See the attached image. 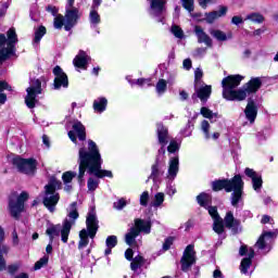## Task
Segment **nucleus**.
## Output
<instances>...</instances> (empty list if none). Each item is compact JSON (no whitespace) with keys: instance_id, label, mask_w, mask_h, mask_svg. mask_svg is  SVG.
<instances>
[{"instance_id":"obj_49","label":"nucleus","mask_w":278,"mask_h":278,"mask_svg":"<svg viewBox=\"0 0 278 278\" xmlns=\"http://www.w3.org/2000/svg\"><path fill=\"white\" fill-rule=\"evenodd\" d=\"M65 17L63 15H58L54 17V28L55 29H62L64 27Z\"/></svg>"},{"instance_id":"obj_59","label":"nucleus","mask_w":278,"mask_h":278,"mask_svg":"<svg viewBox=\"0 0 278 278\" xmlns=\"http://www.w3.org/2000/svg\"><path fill=\"white\" fill-rule=\"evenodd\" d=\"M12 242L14 247H18V232H16V229L12 232Z\"/></svg>"},{"instance_id":"obj_17","label":"nucleus","mask_w":278,"mask_h":278,"mask_svg":"<svg viewBox=\"0 0 278 278\" xmlns=\"http://www.w3.org/2000/svg\"><path fill=\"white\" fill-rule=\"evenodd\" d=\"M197 201L199 205H201V207H205V210H207L213 220H216V218H220V215H218V210L215 206H212V195L207 193H200L197 197Z\"/></svg>"},{"instance_id":"obj_1","label":"nucleus","mask_w":278,"mask_h":278,"mask_svg":"<svg viewBox=\"0 0 278 278\" xmlns=\"http://www.w3.org/2000/svg\"><path fill=\"white\" fill-rule=\"evenodd\" d=\"M78 181H84V176L86 175V170L89 175H93L98 177V179H103V177H109L112 179L114 175L112 170L101 169V165L103 164V159H101V152H99V146L89 139L87 144H83V147L78 150Z\"/></svg>"},{"instance_id":"obj_16","label":"nucleus","mask_w":278,"mask_h":278,"mask_svg":"<svg viewBox=\"0 0 278 278\" xmlns=\"http://www.w3.org/2000/svg\"><path fill=\"white\" fill-rule=\"evenodd\" d=\"M239 254L244 256L248 254V257H244L241 261L240 270L243 275H249V269L251 268V264H253V257H255V251L253 248H248L247 245H242L239 250Z\"/></svg>"},{"instance_id":"obj_3","label":"nucleus","mask_w":278,"mask_h":278,"mask_svg":"<svg viewBox=\"0 0 278 278\" xmlns=\"http://www.w3.org/2000/svg\"><path fill=\"white\" fill-rule=\"evenodd\" d=\"M79 218V211H77V202H73L67 207V218L63 220L62 225H50L46 233L49 236V244L46 248V253L51 254L53 252V240L55 236H61V240L64 244L68 242V236H71V229H73L75 223Z\"/></svg>"},{"instance_id":"obj_18","label":"nucleus","mask_w":278,"mask_h":278,"mask_svg":"<svg viewBox=\"0 0 278 278\" xmlns=\"http://www.w3.org/2000/svg\"><path fill=\"white\" fill-rule=\"evenodd\" d=\"M64 18H65L64 29L65 31H71L72 28L77 25V21H79V9L74 7L73 8L66 7Z\"/></svg>"},{"instance_id":"obj_31","label":"nucleus","mask_w":278,"mask_h":278,"mask_svg":"<svg viewBox=\"0 0 278 278\" xmlns=\"http://www.w3.org/2000/svg\"><path fill=\"white\" fill-rule=\"evenodd\" d=\"M89 22L93 29L101 24V15L97 9H90Z\"/></svg>"},{"instance_id":"obj_32","label":"nucleus","mask_w":278,"mask_h":278,"mask_svg":"<svg viewBox=\"0 0 278 278\" xmlns=\"http://www.w3.org/2000/svg\"><path fill=\"white\" fill-rule=\"evenodd\" d=\"M106 249L104 250V255H111L112 249L118 244V238L114 235L109 236L105 240Z\"/></svg>"},{"instance_id":"obj_28","label":"nucleus","mask_w":278,"mask_h":278,"mask_svg":"<svg viewBox=\"0 0 278 278\" xmlns=\"http://www.w3.org/2000/svg\"><path fill=\"white\" fill-rule=\"evenodd\" d=\"M210 34L213 38H215L219 42H225V41L231 40V38H233V33L229 31L228 34H226L225 31H223L220 29H211Z\"/></svg>"},{"instance_id":"obj_51","label":"nucleus","mask_w":278,"mask_h":278,"mask_svg":"<svg viewBox=\"0 0 278 278\" xmlns=\"http://www.w3.org/2000/svg\"><path fill=\"white\" fill-rule=\"evenodd\" d=\"M167 151L168 153H177V151H179V143H177V141H170Z\"/></svg>"},{"instance_id":"obj_14","label":"nucleus","mask_w":278,"mask_h":278,"mask_svg":"<svg viewBox=\"0 0 278 278\" xmlns=\"http://www.w3.org/2000/svg\"><path fill=\"white\" fill-rule=\"evenodd\" d=\"M275 238H277V233L273 231H263L255 243L256 249L263 253H270Z\"/></svg>"},{"instance_id":"obj_47","label":"nucleus","mask_w":278,"mask_h":278,"mask_svg":"<svg viewBox=\"0 0 278 278\" xmlns=\"http://www.w3.org/2000/svg\"><path fill=\"white\" fill-rule=\"evenodd\" d=\"M47 264H49V256L45 255L35 264L34 269L40 270V268H42V266H47Z\"/></svg>"},{"instance_id":"obj_56","label":"nucleus","mask_w":278,"mask_h":278,"mask_svg":"<svg viewBox=\"0 0 278 278\" xmlns=\"http://www.w3.org/2000/svg\"><path fill=\"white\" fill-rule=\"evenodd\" d=\"M21 268L20 264H13L8 266V273L14 275Z\"/></svg>"},{"instance_id":"obj_54","label":"nucleus","mask_w":278,"mask_h":278,"mask_svg":"<svg viewBox=\"0 0 278 278\" xmlns=\"http://www.w3.org/2000/svg\"><path fill=\"white\" fill-rule=\"evenodd\" d=\"M218 0H199L198 3L205 10L208 5H213V3H216Z\"/></svg>"},{"instance_id":"obj_64","label":"nucleus","mask_w":278,"mask_h":278,"mask_svg":"<svg viewBox=\"0 0 278 278\" xmlns=\"http://www.w3.org/2000/svg\"><path fill=\"white\" fill-rule=\"evenodd\" d=\"M213 278H223V271H220V269H215L213 271Z\"/></svg>"},{"instance_id":"obj_12","label":"nucleus","mask_w":278,"mask_h":278,"mask_svg":"<svg viewBox=\"0 0 278 278\" xmlns=\"http://www.w3.org/2000/svg\"><path fill=\"white\" fill-rule=\"evenodd\" d=\"M26 92L25 104L29 110H34V108H36V103H38V94L42 92V83L40 79H31Z\"/></svg>"},{"instance_id":"obj_62","label":"nucleus","mask_w":278,"mask_h":278,"mask_svg":"<svg viewBox=\"0 0 278 278\" xmlns=\"http://www.w3.org/2000/svg\"><path fill=\"white\" fill-rule=\"evenodd\" d=\"M102 2H103V0H93L91 10H99V7L101 5Z\"/></svg>"},{"instance_id":"obj_7","label":"nucleus","mask_w":278,"mask_h":278,"mask_svg":"<svg viewBox=\"0 0 278 278\" xmlns=\"http://www.w3.org/2000/svg\"><path fill=\"white\" fill-rule=\"evenodd\" d=\"M62 186V182L55 178H51L49 184L45 187V197H43V205L47 207L48 212L53 214L55 212V206L60 203V193L58 190Z\"/></svg>"},{"instance_id":"obj_40","label":"nucleus","mask_w":278,"mask_h":278,"mask_svg":"<svg viewBox=\"0 0 278 278\" xmlns=\"http://www.w3.org/2000/svg\"><path fill=\"white\" fill-rule=\"evenodd\" d=\"M129 203H131V200H127L125 198H122V199H119V200H117L116 202L113 203V207L115 210L121 211V210L125 208L127 205H129Z\"/></svg>"},{"instance_id":"obj_53","label":"nucleus","mask_w":278,"mask_h":278,"mask_svg":"<svg viewBox=\"0 0 278 278\" xmlns=\"http://www.w3.org/2000/svg\"><path fill=\"white\" fill-rule=\"evenodd\" d=\"M194 79H195V84H203V70L201 68H197L194 72Z\"/></svg>"},{"instance_id":"obj_25","label":"nucleus","mask_w":278,"mask_h":278,"mask_svg":"<svg viewBox=\"0 0 278 278\" xmlns=\"http://www.w3.org/2000/svg\"><path fill=\"white\" fill-rule=\"evenodd\" d=\"M228 8L227 7H219L218 11H213L210 13H205V21L206 23H208L210 25H212V23H214V21H218V18H222V16H227V12H228Z\"/></svg>"},{"instance_id":"obj_58","label":"nucleus","mask_w":278,"mask_h":278,"mask_svg":"<svg viewBox=\"0 0 278 278\" xmlns=\"http://www.w3.org/2000/svg\"><path fill=\"white\" fill-rule=\"evenodd\" d=\"M125 258L128 260V262H132L134 260V250L130 248L125 251Z\"/></svg>"},{"instance_id":"obj_36","label":"nucleus","mask_w":278,"mask_h":278,"mask_svg":"<svg viewBox=\"0 0 278 278\" xmlns=\"http://www.w3.org/2000/svg\"><path fill=\"white\" fill-rule=\"evenodd\" d=\"M162 175H164V170H162V167H160V161H156V163L152 166L150 179H153V181H157V179H160Z\"/></svg>"},{"instance_id":"obj_35","label":"nucleus","mask_w":278,"mask_h":278,"mask_svg":"<svg viewBox=\"0 0 278 278\" xmlns=\"http://www.w3.org/2000/svg\"><path fill=\"white\" fill-rule=\"evenodd\" d=\"M200 114H202L204 118H208L211 123H216V121H218V113H214L205 106L201 109Z\"/></svg>"},{"instance_id":"obj_39","label":"nucleus","mask_w":278,"mask_h":278,"mask_svg":"<svg viewBox=\"0 0 278 278\" xmlns=\"http://www.w3.org/2000/svg\"><path fill=\"white\" fill-rule=\"evenodd\" d=\"M144 264V258L141 255H137L135 258H132V262L130 263L131 270L136 271L138 268H140Z\"/></svg>"},{"instance_id":"obj_22","label":"nucleus","mask_w":278,"mask_h":278,"mask_svg":"<svg viewBox=\"0 0 278 278\" xmlns=\"http://www.w3.org/2000/svg\"><path fill=\"white\" fill-rule=\"evenodd\" d=\"M212 94V86L205 85V83L200 84V87H195V92L192 94V99H200L202 103H205Z\"/></svg>"},{"instance_id":"obj_60","label":"nucleus","mask_w":278,"mask_h":278,"mask_svg":"<svg viewBox=\"0 0 278 278\" xmlns=\"http://www.w3.org/2000/svg\"><path fill=\"white\" fill-rule=\"evenodd\" d=\"M3 90H12V87L4 80H0V92H3Z\"/></svg>"},{"instance_id":"obj_50","label":"nucleus","mask_w":278,"mask_h":278,"mask_svg":"<svg viewBox=\"0 0 278 278\" xmlns=\"http://www.w3.org/2000/svg\"><path fill=\"white\" fill-rule=\"evenodd\" d=\"M194 129V125H192L190 122H188L186 128L181 130V135L185 138H189V136H192V130Z\"/></svg>"},{"instance_id":"obj_37","label":"nucleus","mask_w":278,"mask_h":278,"mask_svg":"<svg viewBox=\"0 0 278 278\" xmlns=\"http://www.w3.org/2000/svg\"><path fill=\"white\" fill-rule=\"evenodd\" d=\"M166 199V195L164 192H157L154 194L153 200L151 202L152 207H162L164 205V200Z\"/></svg>"},{"instance_id":"obj_4","label":"nucleus","mask_w":278,"mask_h":278,"mask_svg":"<svg viewBox=\"0 0 278 278\" xmlns=\"http://www.w3.org/2000/svg\"><path fill=\"white\" fill-rule=\"evenodd\" d=\"M212 188L215 192L220 190L232 192L230 195L232 207H238V204L242 203V194H244V181L242 180V176L236 175L231 179L216 180L212 184Z\"/></svg>"},{"instance_id":"obj_20","label":"nucleus","mask_w":278,"mask_h":278,"mask_svg":"<svg viewBox=\"0 0 278 278\" xmlns=\"http://www.w3.org/2000/svg\"><path fill=\"white\" fill-rule=\"evenodd\" d=\"M53 75H54V83H53V88L54 90H61V88H68V76L62 67L56 65L53 68Z\"/></svg>"},{"instance_id":"obj_46","label":"nucleus","mask_w":278,"mask_h":278,"mask_svg":"<svg viewBox=\"0 0 278 278\" xmlns=\"http://www.w3.org/2000/svg\"><path fill=\"white\" fill-rule=\"evenodd\" d=\"M182 3V8L187 10V12H194V0H180Z\"/></svg>"},{"instance_id":"obj_30","label":"nucleus","mask_w":278,"mask_h":278,"mask_svg":"<svg viewBox=\"0 0 278 278\" xmlns=\"http://www.w3.org/2000/svg\"><path fill=\"white\" fill-rule=\"evenodd\" d=\"M126 79L130 86H139L140 88H149L151 86V78H138L134 80L127 76Z\"/></svg>"},{"instance_id":"obj_29","label":"nucleus","mask_w":278,"mask_h":278,"mask_svg":"<svg viewBox=\"0 0 278 278\" xmlns=\"http://www.w3.org/2000/svg\"><path fill=\"white\" fill-rule=\"evenodd\" d=\"M108 109V99L100 97L93 101V110L97 114H103Z\"/></svg>"},{"instance_id":"obj_8","label":"nucleus","mask_w":278,"mask_h":278,"mask_svg":"<svg viewBox=\"0 0 278 278\" xmlns=\"http://www.w3.org/2000/svg\"><path fill=\"white\" fill-rule=\"evenodd\" d=\"M178 173H179V156L178 155L170 156L168 161V169L166 174L167 186L165 189V193L170 199H173V197L177 194V187L173 184V181H175V179L177 178Z\"/></svg>"},{"instance_id":"obj_55","label":"nucleus","mask_w":278,"mask_h":278,"mask_svg":"<svg viewBox=\"0 0 278 278\" xmlns=\"http://www.w3.org/2000/svg\"><path fill=\"white\" fill-rule=\"evenodd\" d=\"M244 173H245L247 177H250V179H254L258 176V174L255 170H253L249 167L245 168Z\"/></svg>"},{"instance_id":"obj_42","label":"nucleus","mask_w":278,"mask_h":278,"mask_svg":"<svg viewBox=\"0 0 278 278\" xmlns=\"http://www.w3.org/2000/svg\"><path fill=\"white\" fill-rule=\"evenodd\" d=\"M201 131H203L204 138L206 140H210V138H211V135H210V122H207L205 119L202 121V123H201Z\"/></svg>"},{"instance_id":"obj_43","label":"nucleus","mask_w":278,"mask_h":278,"mask_svg":"<svg viewBox=\"0 0 278 278\" xmlns=\"http://www.w3.org/2000/svg\"><path fill=\"white\" fill-rule=\"evenodd\" d=\"M262 176H256L254 179H252L253 190H255V192H260L262 190Z\"/></svg>"},{"instance_id":"obj_23","label":"nucleus","mask_w":278,"mask_h":278,"mask_svg":"<svg viewBox=\"0 0 278 278\" xmlns=\"http://www.w3.org/2000/svg\"><path fill=\"white\" fill-rule=\"evenodd\" d=\"M150 14L157 17L166 12V0H150Z\"/></svg>"},{"instance_id":"obj_61","label":"nucleus","mask_w":278,"mask_h":278,"mask_svg":"<svg viewBox=\"0 0 278 278\" xmlns=\"http://www.w3.org/2000/svg\"><path fill=\"white\" fill-rule=\"evenodd\" d=\"M182 66L186 71H190L192 68V61L190 59L184 60Z\"/></svg>"},{"instance_id":"obj_9","label":"nucleus","mask_w":278,"mask_h":278,"mask_svg":"<svg viewBox=\"0 0 278 278\" xmlns=\"http://www.w3.org/2000/svg\"><path fill=\"white\" fill-rule=\"evenodd\" d=\"M225 227H227V229H230L232 233H238L239 231H242V228H240L239 219H236V217H233V213L231 211L227 212L224 220L223 218L214 219L213 231H215V233H223V231H225Z\"/></svg>"},{"instance_id":"obj_19","label":"nucleus","mask_w":278,"mask_h":278,"mask_svg":"<svg viewBox=\"0 0 278 278\" xmlns=\"http://www.w3.org/2000/svg\"><path fill=\"white\" fill-rule=\"evenodd\" d=\"M68 138L72 140V142H74V144H77V138L80 140V142L86 140V127L84 124H81V122H74L72 130L68 131Z\"/></svg>"},{"instance_id":"obj_11","label":"nucleus","mask_w":278,"mask_h":278,"mask_svg":"<svg viewBox=\"0 0 278 278\" xmlns=\"http://www.w3.org/2000/svg\"><path fill=\"white\" fill-rule=\"evenodd\" d=\"M27 199H29L27 192H22L20 195H16V193L11 194L9 199V212L16 220H18L21 213L25 210Z\"/></svg>"},{"instance_id":"obj_38","label":"nucleus","mask_w":278,"mask_h":278,"mask_svg":"<svg viewBox=\"0 0 278 278\" xmlns=\"http://www.w3.org/2000/svg\"><path fill=\"white\" fill-rule=\"evenodd\" d=\"M168 88V83L165 79H160L156 83V93L159 94V97H162V94H164V92H166Z\"/></svg>"},{"instance_id":"obj_34","label":"nucleus","mask_w":278,"mask_h":278,"mask_svg":"<svg viewBox=\"0 0 278 278\" xmlns=\"http://www.w3.org/2000/svg\"><path fill=\"white\" fill-rule=\"evenodd\" d=\"M245 21H251V23H256L257 25H262L266 18L262 13L253 12L245 16Z\"/></svg>"},{"instance_id":"obj_13","label":"nucleus","mask_w":278,"mask_h":278,"mask_svg":"<svg viewBox=\"0 0 278 278\" xmlns=\"http://www.w3.org/2000/svg\"><path fill=\"white\" fill-rule=\"evenodd\" d=\"M13 164L20 170V173H24V175H34L36 173V160L34 159H21V156H16L13 159Z\"/></svg>"},{"instance_id":"obj_2","label":"nucleus","mask_w":278,"mask_h":278,"mask_svg":"<svg viewBox=\"0 0 278 278\" xmlns=\"http://www.w3.org/2000/svg\"><path fill=\"white\" fill-rule=\"evenodd\" d=\"M242 79H244V76L238 74L229 75L222 80L223 97L226 101H244L262 88V78L254 77L237 89Z\"/></svg>"},{"instance_id":"obj_21","label":"nucleus","mask_w":278,"mask_h":278,"mask_svg":"<svg viewBox=\"0 0 278 278\" xmlns=\"http://www.w3.org/2000/svg\"><path fill=\"white\" fill-rule=\"evenodd\" d=\"M156 134L159 138V143L162 146V148L159 150V153L164 155V153H166L164 147H166L168 144V140H170V136L168 135V128H166L163 123H159L156 124Z\"/></svg>"},{"instance_id":"obj_41","label":"nucleus","mask_w":278,"mask_h":278,"mask_svg":"<svg viewBox=\"0 0 278 278\" xmlns=\"http://www.w3.org/2000/svg\"><path fill=\"white\" fill-rule=\"evenodd\" d=\"M151 195L149 194V191H143L139 198V203L141 207H148Z\"/></svg>"},{"instance_id":"obj_33","label":"nucleus","mask_w":278,"mask_h":278,"mask_svg":"<svg viewBox=\"0 0 278 278\" xmlns=\"http://www.w3.org/2000/svg\"><path fill=\"white\" fill-rule=\"evenodd\" d=\"M47 34V28L45 26H39L38 28H35V37L33 40L34 47H38L40 45V40H42V37Z\"/></svg>"},{"instance_id":"obj_44","label":"nucleus","mask_w":278,"mask_h":278,"mask_svg":"<svg viewBox=\"0 0 278 278\" xmlns=\"http://www.w3.org/2000/svg\"><path fill=\"white\" fill-rule=\"evenodd\" d=\"M75 177H77V173H75V172H65L62 175V179H63L64 184H71L73 181V179H75Z\"/></svg>"},{"instance_id":"obj_27","label":"nucleus","mask_w":278,"mask_h":278,"mask_svg":"<svg viewBox=\"0 0 278 278\" xmlns=\"http://www.w3.org/2000/svg\"><path fill=\"white\" fill-rule=\"evenodd\" d=\"M88 60H90V56H88V54L85 51L80 50L79 53L75 56L73 64L76 68L86 70Z\"/></svg>"},{"instance_id":"obj_57","label":"nucleus","mask_w":278,"mask_h":278,"mask_svg":"<svg viewBox=\"0 0 278 278\" xmlns=\"http://www.w3.org/2000/svg\"><path fill=\"white\" fill-rule=\"evenodd\" d=\"M242 23H244V20H242V16H232L231 18V24L232 25H242Z\"/></svg>"},{"instance_id":"obj_6","label":"nucleus","mask_w":278,"mask_h":278,"mask_svg":"<svg viewBox=\"0 0 278 278\" xmlns=\"http://www.w3.org/2000/svg\"><path fill=\"white\" fill-rule=\"evenodd\" d=\"M7 36L8 38L0 34V64H3L8 58H12L16 53V42H18L16 29L10 28Z\"/></svg>"},{"instance_id":"obj_24","label":"nucleus","mask_w":278,"mask_h":278,"mask_svg":"<svg viewBox=\"0 0 278 278\" xmlns=\"http://www.w3.org/2000/svg\"><path fill=\"white\" fill-rule=\"evenodd\" d=\"M244 114L249 123L253 125V123H255V119L257 118V105H255V101H253V99L248 100Z\"/></svg>"},{"instance_id":"obj_63","label":"nucleus","mask_w":278,"mask_h":278,"mask_svg":"<svg viewBox=\"0 0 278 278\" xmlns=\"http://www.w3.org/2000/svg\"><path fill=\"white\" fill-rule=\"evenodd\" d=\"M47 12H50V14H52V16H55V14H58V8H55L53 5H49V7H47Z\"/></svg>"},{"instance_id":"obj_52","label":"nucleus","mask_w":278,"mask_h":278,"mask_svg":"<svg viewBox=\"0 0 278 278\" xmlns=\"http://www.w3.org/2000/svg\"><path fill=\"white\" fill-rule=\"evenodd\" d=\"M174 242H175L174 237H168L167 239H165V241L163 243V251H168V249H170V247H173Z\"/></svg>"},{"instance_id":"obj_48","label":"nucleus","mask_w":278,"mask_h":278,"mask_svg":"<svg viewBox=\"0 0 278 278\" xmlns=\"http://www.w3.org/2000/svg\"><path fill=\"white\" fill-rule=\"evenodd\" d=\"M170 31L175 36V38H184V30L181 29V27L173 25Z\"/></svg>"},{"instance_id":"obj_45","label":"nucleus","mask_w":278,"mask_h":278,"mask_svg":"<svg viewBox=\"0 0 278 278\" xmlns=\"http://www.w3.org/2000/svg\"><path fill=\"white\" fill-rule=\"evenodd\" d=\"M87 188L90 192H94L99 188V180L94 178H89L87 181Z\"/></svg>"},{"instance_id":"obj_15","label":"nucleus","mask_w":278,"mask_h":278,"mask_svg":"<svg viewBox=\"0 0 278 278\" xmlns=\"http://www.w3.org/2000/svg\"><path fill=\"white\" fill-rule=\"evenodd\" d=\"M197 263V252H194V245L189 244L185 249L184 255L180 260L181 270L188 273L192 268L193 264Z\"/></svg>"},{"instance_id":"obj_26","label":"nucleus","mask_w":278,"mask_h":278,"mask_svg":"<svg viewBox=\"0 0 278 278\" xmlns=\"http://www.w3.org/2000/svg\"><path fill=\"white\" fill-rule=\"evenodd\" d=\"M194 34L198 38V42L200 45H205L206 47H212V38L208 37V35L203 30L201 26L194 27Z\"/></svg>"},{"instance_id":"obj_5","label":"nucleus","mask_w":278,"mask_h":278,"mask_svg":"<svg viewBox=\"0 0 278 278\" xmlns=\"http://www.w3.org/2000/svg\"><path fill=\"white\" fill-rule=\"evenodd\" d=\"M86 228L80 230L79 232V243L78 249H86L88 247L90 240L88 238L94 239V236H97V231H99V219L97 218V211H94V207H91L87 214L86 219Z\"/></svg>"},{"instance_id":"obj_10","label":"nucleus","mask_w":278,"mask_h":278,"mask_svg":"<svg viewBox=\"0 0 278 278\" xmlns=\"http://www.w3.org/2000/svg\"><path fill=\"white\" fill-rule=\"evenodd\" d=\"M140 231L143 233H151V222L144 219H136L135 227L125 235V242L128 247H138L136 237L140 236Z\"/></svg>"}]
</instances>
